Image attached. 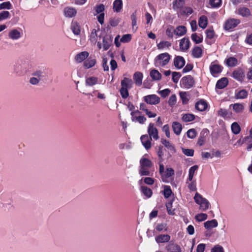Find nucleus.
<instances>
[{
	"mask_svg": "<svg viewBox=\"0 0 252 252\" xmlns=\"http://www.w3.org/2000/svg\"><path fill=\"white\" fill-rule=\"evenodd\" d=\"M31 67V65L29 61H21L14 65L13 73L17 76H22L26 74Z\"/></svg>",
	"mask_w": 252,
	"mask_h": 252,
	"instance_id": "f257e3e1",
	"label": "nucleus"
},
{
	"mask_svg": "<svg viewBox=\"0 0 252 252\" xmlns=\"http://www.w3.org/2000/svg\"><path fill=\"white\" fill-rule=\"evenodd\" d=\"M152 162L148 158H142L140 160L139 174L141 176H150V169L153 166Z\"/></svg>",
	"mask_w": 252,
	"mask_h": 252,
	"instance_id": "f03ea898",
	"label": "nucleus"
},
{
	"mask_svg": "<svg viewBox=\"0 0 252 252\" xmlns=\"http://www.w3.org/2000/svg\"><path fill=\"white\" fill-rule=\"evenodd\" d=\"M170 59L171 56L167 53L160 54L155 58L154 64L157 67H163L168 63Z\"/></svg>",
	"mask_w": 252,
	"mask_h": 252,
	"instance_id": "7ed1b4c3",
	"label": "nucleus"
},
{
	"mask_svg": "<svg viewBox=\"0 0 252 252\" xmlns=\"http://www.w3.org/2000/svg\"><path fill=\"white\" fill-rule=\"evenodd\" d=\"M147 131L149 134V136L152 139L153 138L155 140H157L159 139L158 132L157 128L154 126V124L153 123H150Z\"/></svg>",
	"mask_w": 252,
	"mask_h": 252,
	"instance_id": "20e7f679",
	"label": "nucleus"
},
{
	"mask_svg": "<svg viewBox=\"0 0 252 252\" xmlns=\"http://www.w3.org/2000/svg\"><path fill=\"white\" fill-rule=\"evenodd\" d=\"M144 101L151 105H157L160 102V98L156 94H149L143 97Z\"/></svg>",
	"mask_w": 252,
	"mask_h": 252,
	"instance_id": "39448f33",
	"label": "nucleus"
},
{
	"mask_svg": "<svg viewBox=\"0 0 252 252\" xmlns=\"http://www.w3.org/2000/svg\"><path fill=\"white\" fill-rule=\"evenodd\" d=\"M140 113L138 110L132 111L130 113L131 121L133 122H138L140 124H143L146 121V118L143 116H138Z\"/></svg>",
	"mask_w": 252,
	"mask_h": 252,
	"instance_id": "423d86ee",
	"label": "nucleus"
},
{
	"mask_svg": "<svg viewBox=\"0 0 252 252\" xmlns=\"http://www.w3.org/2000/svg\"><path fill=\"white\" fill-rule=\"evenodd\" d=\"M222 68L221 65L216 62L212 63L209 66L210 73L213 76H216L220 73L222 71Z\"/></svg>",
	"mask_w": 252,
	"mask_h": 252,
	"instance_id": "0eeeda50",
	"label": "nucleus"
},
{
	"mask_svg": "<svg viewBox=\"0 0 252 252\" xmlns=\"http://www.w3.org/2000/svg\"><path fill=\"white\" fill-rule=\"evenodd\" d=\"M240 23V21L238 19H228L225 22L224 28L225 30H229L236 27Z\"/></svg>",
	"mask_w": 252,
	"mask_h": 252,
	"instance_id": "6e6552de",
	"label": "nucleus"
},
{
	"mask_svg": "<svg viewBox=\"0 0 252 252\" xmlns=\"http://www.w3.org/2000/svg\"><path fill=\"white\" fill-rule=\"evenodd\" d=\"M182 83L184 87L187 89H189L193 86L194 84V80L191 76L188 75L182 78Z\"/></svg>",
	"mask_w": 252,
	"mask_h": 252,
	"instance_id": "1a4fd4ad",
	"label": "nucleus"
},
{
	"mask_svg": "<svg viewBox=\"0 0 252 252\" xmlns=\"http://www.w3.org/2000/svg\"><path fill=\"white\" fill-rule=\"evenodd\" d=\"M142 144L146 150H149L151 148L152 139L147 135H142L140 137Z\"/></svg>",
	"mask_w": 252,
	"mask_h": 252,
	"instance_id": "9d476101",
	"label": "nucleus"
},
{
	"mask_svg": "<svg viewBox=\"0 0 252 252\" xmlns=\"http://www.w3.org/2000/svg\"><path fill=\"white\" fill-rule=\"evenodd\" d=\"M113 37L109 34L103 38V48L104 51L107 50L112 44Z\"/></svg>",
	"mask_w": 252,
	"mask_h": 252,
	"instance_id": "9b49d317",
	"label": "nucleus"
},
{
	"mask_svg": "<svg viewBox=\"0 0 252 252\" xmlns=\"http://www.w3.org/2000/svg\"><path fill=\"white\" fill-rule=\"evenodd\" d=\"M232 77L238 81H243L245 77L243 70L240 68H237L233 71Z\"/></svg>",
	"mask_w": 252,
	"mask_h": 252,
	"instance_id": "f8f14e48",
	"label": "nucleus"
},
{
	"mask_svg": "<svg viewBox=\"0 0 252 252\" xmlns=\"http://www.w3.org/2000/svg\"><path fill=\"white\" fill-rule=\"evenodd\" d=\"M185 64V60L182 56H176L174 60V65L178 69L182 68Z\"/></svg>",
	"mask_w": 252,
	"mask_h": 252,
	"instance_id": "ddd939ff",
	"label": "nucleus"
},
{
	"mask_svg": "<svg viewBox=\"0 0 252 252\" xmlns=\"http://www.w3.org/2000/svg\"><path fill=\"white\" fill-rule=\"evenodd\" d=\"M165 250L167 252H181L180 246L174 243H170L166 246Z\"/></svg>",
	"mask_w": 252,
	"mask_h": 252,
	"instance_id": "4468645a",
	"label": "nucleus"
},
{
	"mask_svg": "<svg viewBox=\"0 0 252 252\" xmlns=\"http://www.w3.org/2000/svg\"><path fill=\"white\" fill-rule=\"evenodd\" d=\"M170 238L168 234H159L155 237V241L158 244L164 243L169 242Z\"/></svg>",
	"mask_w": 252,
	"mask_h": 252,
	"instance_id": "2eb2a0df",
	"label": "nucleus"
},
{
	"mask_svg": "<svg viewBox=\"0 0 252 252\" xmlns=\"http://www.w3.org/2000/svg\"><path fill=\"white\" fill-rule=\"evenodd\" d=\"M195 107L199 111H204L207 109L208 104L205 100L200 99L196 103Z\"/></svg>",
	"mask_w": 252,
	"mask_h": 252,
	"instance_id": "dca6fc26",
	"label": "nucleus"
},
{
	"mask_svg": "<svg viewBox=\"0 0 252 252\" xmlns=\"http://www.w3.org/2000/svg\"><path fill=\"white\" fill-rule=\"evenodd\" d=\"M89 55L87 51H83L76 54L74 57L75 61L78 63H80L86 60Z\"/></svg>",
	"mask_w": 252,
	"mask_h": 252,
	"instance_id": "f3484780",
	"label": "nucleus"
},
{
	"mask_svg": "<svg viewBox=\"0 0 252 252\" xmlns=\"http://www.w3.org/2000/svg\"><path fill=\"white\" fill-rule=\"evenodd\" d=\"M190 41L188 37H184L180 42V48L182 51H187L189 47Z\"/></svg>",
	"mask_w": 252,
	"mask_h": 252,
	"instance_id": "a211bd4d",
	"label": "nucleus"
},
{
	"mask_svg": "<svg viewBox=\"0 0 252 252\" xmlns=\"http://www.w3.org/2000/svg\"><path fill=\"white\" fill-rule=\"evenodd\" d=\"M236 13L243 17H249L251 16V13L250 9L245 7H241L236 10Z\"/></svg>",
	"mask_w": 252,
	"mask_h": 252,
	"instance_id": "6ab92c4d",
	"label": "nucleus"
},
{
	"mask_svg": "<svg viewBox=\"0 0 252 252\" xmlns=\"http://www.w3.org/2000/svg\"><path fill=\"white\" fill-rule=\"evenodd\" d=\"M98 78L94 76H90L86 77L85 83L87 86H93L98 83Z\"/></svg>",
	"mask_w": 252,
	"mask_h": 252,
	"instance_id": "aec40b11",
	"label": "nucleus"
},
{
	"mask_svg": "<svg viewBox=\"0 0 252 252\" xmlns=\"http://www.w3.org/2000/svg\"><path fill=\"white\" fill-rule=\"evenodd\" d=\"M143 74L140 72H136L133 75V80L135 84L138 86L142 83Z\"/></svg>",
	"mask_w": 252,
	"mask_h": 252,
	"instance_id": "412c9836",
	"label": "nucleus"
},
{
	"mask_svg": "<svg viewBox=\"0 0 252 252\" xmlns=\"http://www.w3.org/2000/svg\"><path fill=\"white\" fill-rule=\"evenodd\" d=\"M64 13L66 17L71 18L76 14V10L73 7H66L64 9Z\"/></svg>",
	"mask_w": 252,
	"mask_h": 252,
	"instance_id": "4be33fe9",
	"label": "nucleus"
},
{
	"mask_svg": "<svg viewBox=\"0 0 252 252\" xmlns=\"http://www.w3.org/2000/svg\"><path fill=\"white\" fill-rule=\"evenodd\" d=\"M123 8L122 0H115L113 3V8L115 12H120Z\"/></svg>",
	"mask_w": 252,
	"mask_h": 252,
	"instance_id": "5701e85b",
	"label": "nucleus"
},
{
	"mask_svg": "<svg viewBox=\"0 0 252 252\" xmlns=\"http://www.w3.org/2000/svg\"><path fill=\"white\" fill-rule=\"evenodd\" d=\"M218 223L216 220L207 221L204 223V227L207 229H210L218 226Z\"/></svg>",
	"mask_w": 252,
	"mask_h": 252,
	"instance_id": "b1692460",
	"label": "nucleus"
},
{
	"mask_svg": "<svg viewBox=\"0 0 252 252\" xmlns=\"http://www.w3.org/2000/svg\"><path fill=\"white\" fill-rule=\"evenodd\" d=\"M140 191L146 196V197L148 198H150L153 194L152 190L146 186H141Z\"/></svg>",
	"mask_w": 252,
	"mask_h": 252,
	"instance_id": "393cba45",
	"label": "nucleus"
},
{
	"mask_svg": "<svg viewBox=\"0 0 252 252\" xmlns=\"http://www.w3.org/2000/svg\"><path fill=\"white\" fill-rule=\"evenodd\" d=\"M228 83V79L226 78H222L218 81L216 87L218 89H222L227 85Z\"/></svg>",
	"mask_w": 252,
	"mask_h": 252,
	"instance_id": "a878e982",
	"label": "nucleus"
},
{
	"mask_svg": "<svg viewBox=\"0 0 252 252\" xmlns=\"http://www.w3.org/2000/svg\"><path fill=\"white\" fill-rule=\"evenodd\" d=\"M230 107H232L233 110L237 113H242L244 109L243 104L239 103L232 104Z\"/></svg>",
	"mask_w": 252,
	"mask_h": 252,
	"instance_id": "bb28decb",
	"label": "nucleus"
},
{
	"mask_svg": "<svg viewBox=\"0 0 252 252\" xmlns=\"http://www.w3.org/2000/svg\"><path fill=\"white\" fill-rule=\"evenodd\" d=\"M208 19L206 16L202 15L200 16L198 20V25L199 26L204 29L206 28L208 25Z\"/></svg>",
	"mask_w": 252,
	"mask_h": 252,
	"instance_id": "cd10ccee",
	"label": "nucleus"
},
{
	"mask_svg": "<svg viewBox=\"0 0 252 252\" xmlns=\"http://www.w3.org/2000/svg\"><path fill=\"white\" fill-rule=\"evenodd\" d=\"M121 84L122 87L129 89L132 87L133 83L131 79L125 77L122 80Z\"/></svg>",
	"mask_w": 252,
	"mask_h": 252,
	"instance_id": "c85d7f7f",
	"label": "nucleus"
},
{
	"mask_svg": "<svg viewBox=\"0 0 252 252\" xmlns=\"http://www.w3.org/2000/svg\"><path fill=\"white\" fill-rule=\"evenodd\" d=\"M9 37L13 40H17L21 36V32L17 30L11 31L8 34Z\"/></svg>",
	"mask_w": 252,
	"mask_h": 252,
	"instance_id": "c756f323",
	"label": "nucleus"
},
{
	"mask_svg": "<svg viewBox=\"0 0 252 252\" xmlns=\"http://www.w3.org/2000/svg\"><path fill=\"white\" fill-rule=\"evenodd\" d=\"M174 133L177 135H179L182 129V126L180 123L177 122H174L172 126Z\"/></svg>",
	"mask_w": 252,
	"mask_h": 252,
	"instance_id": "7c9ffc66",
	"label": "nucleus"
},
{
	"mask_svg": "<svg viewBox=\"0 0 252 252\" xmlns=\"http://www.w3.org/2000/svg\"><path fill=\"white\" fill-rule=\"evenodd\" d=\"M202 54V49L198 47L195 46L192 50V55L193 57L196 58H199L201 57Z\"/></svg>",
	"mask_w": 252,
	"mask_h": 252,
	"instance_id": "2f4dec72",
	"label": "nucleus"
},
{
	"mask_svg": "<svg viewBox=\"0 0 252 252\" xmlns=\"http://www.w3.org/2000/svg\"><path fill=\"white\" fill-rule=\"evenodd\" d=\"M150 74L153 80L155 81L159 80L161 78V74L158 70L155 69L151 71Z\"/></svg>",
	"mask_w": 252,
	"mask_h": 252,
	"instance_id": "473e14b6",
	"label": "nucleus"
},
{
	"mask_svg": "<svg viewBox=\"0 0 252 252\" xmlns=\"http://www.w3.org/2000/svg\"><path fill=\"white\" fill-rule=\"evenodd\" d=\"M187 29L184 26L177 27L175 29V34L178 36H183L186 33Z\"/></svg>",
	"mask_w": 252,
	"mask_h": 252,
	"instance_id": "72a5a7b5",
	"label": "nucleus"
},
{
	"mask_svg": "<svg viewBox=\"0 0 252 252\" xmlns=\"http://www.w3.org/2000/svg\"><path fill=\"white\" fill-rule=\"evenodd\" d=\"M161 143L164 146L172 153L175 152L174 146L169 141L165 139L161 140Z\"/></svg>",
	"mask_w": 252,
	"mask_h": 252,
	"instance_id": "f704fd0d",
	"label": "nucleus"
},
{
	"mask_svg": "<svg viewBox=\"0 0 252 252\" xmlns=\"http://www.w3.org/2000/svg\"><path fill=\"white\" fill-rule=\"evenodd\" d=\"M96 63V60L95 59H91L90 58L86 60L84 63V66L87 68H90L93 67Z\"/></svg>",
	"mask_w": 252,
	"mask_h": 252,
	"instance_id": "c9c22d12",
	"label": "nucleus"
},
{
	"mask_svg": "<svg viewBox=\"0 0 252 252\" xmlns=\"http://www.w3.org/2000/svg\"><path fill=\"white\" fill-rule=\"evenodd\" d=\"M195 116L192 114H185L183 115L182 120L186 122H190L193 121L195 119Z\"/></svg>",
	"mask_w": 252,
	"mask_h": 252,
	"instance_id": "e433bc0d",
	"label": "nucleus"
},
{
	"mask_svg": "<svg viewBox=\"0 0 252 252\" xmlns=\"http://www.w3.org/2000/svg\"><path fill=\"white\" fill-rule=\"evenodd\" d=\"M94 10L95 12L94 13V15H96L98 14L102 13L105 10L104 5L103 4H99L96 5L94 7Z\"/></svg>",
	"mask_w": 252,
	"mask_h": 252,
	"instance_id": "4c0bfd02",
	"label": "nucleus"
},
{
	"mask_svg": "<svg viewBox=\"0 0 252 252\" xmlns=\"http://www.w3.org/2000/svg\"><path fill=\"white\" fill-rule=\"evenodd\" d=\"M226 63L228 66H235L237 65L238 61L234 57H230L226 60Z\"/></svg>",
	"mask_w": 252,
	"mask_h": 252,
	"instance_id": "58836bf2",
	"label": "nucleus"
},
{
	"mask_svg": "<svg viewBox=\"0 0 252 252\" xmlns=\"http://www.w3.org/2000/svg\"><path fill=\"white\" fill-rule=\"evenodd\" d=\"M180 96L182 101L183 104H186L188 103L189 97V94L187 93L183 92H180Z\"/></svg>",
	"mask_w": 252,
	"mask_h": 252,
	"instance_id": "ea45409f",
	"label": "nucleus"
},
{
	"mask_svg": "<svg viewBox=\"0 0 252 252\" xmlns=\"http://www.w3.org/2000/svg\"><path fill=\"white\" fill-rule=\"evenodd\" d=\"M171 44L169 42L167 41H162L158 44L157 47L158 49L162 50L166 48H168L171 46Z\"/></svg>",
	"mask_w": 252,
	"mask_h": 252,
	"instance_id": "a19ab883",
	"label": "nucleus"
},
{
	"mask_svg": "<svg viewBox=\"0 0 252 252\" xmlns=\"http://www.w3.org/2000/svg\"><path fill=\"white\" fill-rule=\"evenodd\" d=\"M97 31L95 29H93L90 35V40L93 44H95L97 40Z\"/></svg>",
	"mask_w": 252,
	"mask_h": 252,
	"instance_id": "79ce46f5",
	"label": "nucleus"
},
{
	"mask_svg": "<svg viewBox=\"0 0 252 252\" xmlns=\"http://www.w3.org/2000/svg\"><path fill=\"white\" fill-rule=\"evenodd\" d=\"M248 92L245 90H242L238 92L235 95L237 99H244L247 97Z\"/></svg>",
	"mask_w": 252,
	"mask_h": 252,
	"instance_id": "37998d69",
	"label": "nucleus"
},
{
	"mask_svg": "<svg viewBox=\"0 0 252 252\" xmlns=\"http://www.w3.org/2000/svg\"><path fill=\"white\" fill-rule=\"evenodd\" d=\"M164 190L163 191V194L165 198H168L170 197L172 191L171 189L170 186H164Z\"/></svg>",
	"mask_w": 252,
	"mask_h": 252,
	"instance_id": "c03bdc74",
	"label": "nucleus"
},
{
	"mask_svg": "<svg viewBox=\"0 0 252 252\" xmlns=\"http://www.w3.org/2000/svg\"><path fill=\"white\" fill-rule=\"evenodd\" d=\"M71 30L74 34L78 35L80 32V26L76 22L73 23L71 25Z\"/></svg>",
	"mask_w": 252,
	"mask_h": 252,
	"instance_id": "a18cd8bd",
	"label": "nucleus"
},
{
	"mask_svg": "<svg viewBox=\"0 0 252 252\" xmlns=\"http://www.w3.org/2000/svg\"><path fill=\"white\" fill-rule=\"evenodd\" d=\"M32 75L38 79L40 81L42 80L45 76L43 72L41 70H37L32 73Z\"/></svg>",
	"mask_w": 252,
	"mask_h": 252,
	"instance_id": "49530a36",
	"label": "nucleus"
},
{
	"mask_svg": "<svg viewBox=\"0 0 252 252\" xmlns=\"http://www.w3.org/2000/svg\"><path fill=\"white\" fill-rule=\"evenodd\" d=\"M206 198H203V196L200 195L198 192H196L195 195L194 196V200L196 203L199 204V205L201 204L202 202L205 200Z\"/></svg>",
	"mask_w": 252,
	"mask_h": 252,
	"instance_id": "de8ad7c7",
	"label": "nucleus"
},
{
	"mask_svg": "<svg viewBox=\"0 0 252 252\" xmlns=\"http://www.w3.org/2000/svg\"><path fill=\"white\" fill-rule=\"evenodd\" d=\"M186 184L190 191H194L196 190V181L186 182Z\"/></svg>",
	"mask_w": 252,
	"mask_h": 252,
	"instance_id": "09e8293b",
	"label": "nucleus"
},
{
	"mask_svg": "<svg viewBox=\"0 0 252 252\" xmlns=\"http://www.w3.org/2000/svg\"><path fill=\"white\" fill-rule=\"evenodd\" d=\"M184 4V0H175L173 3V8L177 9L181 8Z\"/></svg>",
	"mask_w": 252,
	"mask_h": 252,
	"instance_id": "8fccbe9b",
	"label": "nucleus"
},
{
	"mask_svg": "<svg viewBox=\"0 0 252 252\" xmlns=\"http://www.w3.org/2000/svg\"><path fill=\"white\" fill-rule=\"evenodd\" d=\"M231 130L233 133L237 134L240 131V127L236 122H234L231 125Z\"/></svg>",
	"mask_w": 252,
	"mask_h": 252,
	"instance_id": "3c124183",
	"label": "nucleus"
},
{
	"mask_svg": "<svg viewBox=\"0 0 252 252\" xmlns=\"http://www.w3.org/2000/svg\"><path fill=\"white\" fill-rule=\"evenodd\" d=\"M191 38L195 43L198 44L202 42V37L199 36L196 33H193L191 35Z\"/></svg>",
	"mask_w": 252,
	"mask_h": 252,
	"instance_id": "603ef678",
	"label": "nucleus"
},
{
	"mask_svg": "<svg viewBox=\"0 0 252 252\" xmlns=\"http://www.w3.org/2000/svg\"><path fill=\"white\" fill-rule=\"evenodd\" d=\"M166 34L168 37L172 38L174 34H175V29L172 26H169L166 29Z\"/></svg>",
	"mask_w": 252,
	"mask_h": 252,
	"instance_id": "864d4df0",
	"label": "nucleus"
},
{
	"mask_svg": "<svg viewBox=\"0 0 252 252\" xmlns=\"http://www.w3.org/2000/svg\"><path fill=\"white\" fill-rule=\"evenodd\" d=\"M207 218V215L205 213L198 214L195 217V219L198 221H202L206 220Z\"/></svg>",
	"mask_w": 252,
	"mask_h": 252,
	"instance_id": "5fc2aeb1",
	"label": "nucleus"
},
{
	"mask_svg": "<svg viewBox=\"0 0 252 252\" xmlns=\"http://www.w3.org/2000/svg\"><path fill=\"white\" fill-rule=\"evenodd\" d=\"M131 20L132 21V26L133 30H134L135 31H136V30L137 29V27H136V24H137V22H136L137 16H136V12H134L131 15Z\"/></svg>",
	"mask_w": 252,
	"mask_h": 252,
	"instance_id": "6e6d98bb",
	"label": "nucleus"
},
{
	"mask_svg": "<svg viewBox=\"0 0 252 252\" xmlns=\"http://www.w3.org/2000/svg\"><path fill=\"white\" fill-rule=\"evenodd\" d=\"M210 203L209 201L206 199L200 205V209L203 211H206L209 207Z\"/></svg>",
	"mask_w": 252,
	"mask_h": 252,
	"instance_id": "4d7b16f0",
	"label": "nucleus"
},
{
	"mask_svg": "<svg viewBox=\"0 0 252 252\" xmlns=\"http://www.w3.org/2000/svg\"><path fill=\"white\" fill-rule=\"evenodd\" d=\"M244 142H248V150H250L252 148V136L251 135H249L248 136L245 137L244 139Z\"/></svg>",
	"mask_w": 252,
	"mask_h": 252,
	"instance_id": "13d9d810",
	"label": "nucleus"
},
{
	"mask_svg": "<svg viewBox=\"0 0 252 252\" xmlns=\"http://www.w3.org/2000/svg\"><path fill=\"white\" fill-rule=\"evenodd\" d=\"M96 94L97 98L99 99H104L106 98L105 94L100 93L98 90H94L92 93V95H95Z\"/></svg>",
	"mask_w": 252,
	"mask_h": 252,
	"instance_id": "bf43d9fd",
	"label": "nucleus"
},
{
	"mask_svg": "<svg viewBox=\"0 0 252 252\" xmlns=\"http://www.w3.org/2000/svg\"><path fill=\"white\" fill-rule=\"evenodd\" d=\"M187 136L191 139H193L196 136V132L194 129H190L187 132Z\"/></svg>",
	"mask_w": 252,
	"mask_h": 252,
	"instance_id": "052dcab7",
	"label": "nucleus"
},
{
	"mask_svg": "<svg viewBox=\"0 0 252 252\" xmlns=\"http://www.w3.org/2000/svg\"><path fill=\"white\" fill-rule=\"evenodd\" d=\"M206 37L208 39H212L214 36V31L213 29H208L205 32Z\"/></svg>",
	"mask_w": 252,
	"mask_h": 252,
	"instance_id": "680f3d73",
	"label": "nucleus"
},
{
	"mask_svg": "<svg viewBox=\"0 0 252 252\" xmlns=\"http://www.w3.org/2000/svg\"><path fill=\"white\" fill-rule=\"evenodd\" d=\"M218 115L225 118L228 115V112L226 109L220 108L218 112Z\"/></svg>",
	"mask_w": 252,
	"mask_h": 252,
	"instance_id": "e2e57ef3",
	"label": "nucleus"
},
{
	"mask_svg": "<svg viewBox=\"0 0 252 252\" xmlns=\"http://www.w3.org/2000/svg\"><path fill=\"white\" fill-rule=\"evenodd\" d=\"M10 13L7 11H3L0 12V21L9 18Z\"/></svg>",
	"mask_w": 252,
	"mask_h": 252,
	"instance_id": "0e129e2a",
	"label": "nucleus"
},
{
	"mask_svg": "<svg viewBox=\"0 0 252 252\" xmlns=\"http://www.w3.org/2000/svg\"><path fill=\"white\" fill-rule=\"evenodd\" d=\"M158 93L163 98L167 96L170 93V90L169 89H165L164 90L159 91Z\"/></svg>",
	"mask_w": 252,
	"mask_h": 252,
	"instance_id": "69168bd1",
	"label": "nucleus"
},
{
	"mask_svg": "<svg viewBox=\"0 0 252 252\" xmlns=\"http://www.w3.org/2000/svg\"><path fill=\"white\" fill-rule=\"evenodd\" d=\"M120 94L123 98H126L128 96V92L127 88L122 87L120 90Z\"/></svg>",
	"mask_w": 252,
	"mask_h": 252,
	"instance_id": "338daca9",
	"label": "nucleus"
},
{
	"mask_svg": "<svg viewBox=\"0 0 252 252\" xmlns=\"http://www.w3.org/2000/svg\"><path fill=\"white\" fill-rule=\"evenodd\" d=\"M181 76V74L179 72H172V80L174 83H177Z\"/></svg>",
	"mask_w": 252,
	"mask_h": 252,
	"instance_id": "774afa93",
	"label": "nucleus"
}]
</instances>
